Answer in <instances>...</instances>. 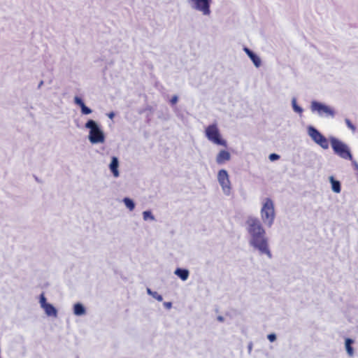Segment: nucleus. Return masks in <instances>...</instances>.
Wrapping results in <instances>:
<instances>
[{
    "label": "nucleus",
    "instance_id": "18",
    "mask_svg": "<svg viewBox=\"0 0 358 358\" xmlns=\"http://www.w3.org/2000/svg\"><path fill=\"white\" fill-rule=\"evenodd\" d=\"M352 343H353V341L350 338H347L345 340V348H346L348 354L350 356H352L353 353H354L353 348L351 346Z\"/></svg>",
    "mask_w": 358,
    "mask_h": 358
},
{
    "label": "nucleus",
    "instance_id": "15",
    "mask_svg": "<svg viewBox=\"0 0 358 358\" xmlns=\"http://www.w3.org/2000/svg\"><path fill=\"white\" fill-rule=\"evenodd\" d=\"M175 274L182 280H186L189 276V271L186 269L177 268L175 271Z\"/></svg>",
    "mask_w": 358,
    "mask_h": 358
},
{
    "label": "nucleus",
    "instance_id": "12",
    "mask_svg": "<svg viewBox=\"0 0 358 358\" xmlns=\"http://www.w3.org/2000/svg\"><path fill=\"white\" fill-rule=\"evenodd\" d=\"M244 50L248 55V57L251 59V60L253 62L254 64L257 67H259L261 64V60L259 57L248 48H245Z\"/></svg>",
    "mask_w": 358,
    "mask_h": 358
},
{
    "label": "nucleus",
    "instance_id": "7",
    "mask_svg": "<svg viewBox=\"0 0 358 358\" xmlns=\"http://www.w3.org/2000/svg\"><path fill=\"white\" fill-rule=\"evenodd\" d=\"M308 133L312 140L322 148L327 149L329 148L327 139L317 129L313 127H309Z\"/></svg>",
    "mask_w": 358,
    "mask_h": 358
},
{
    "label": "nucleus",
    "instance_id": "19",
    "mask_svg": "<svg viewBox=\"0 0 358 358\" xmlns=\"http://www.w3.org/2000/svg\"><path fill=\"white\" fill-rule=\"evenodd\" d=\"M123 201H124L125 206H127V208L129 209V210L131 211L134 209L135 204L131 199H130L129 198H124Z\"/></svg>",
    "mask_w": 358,
    "mask_h": 358
},
{
    "label": "nucleus",
    "instance_id": "17",
    "mask_svg": "<svg viewBox=\"0 0 358 358\" xmlns=\"http://www.w3.org/2000/svg\"><path fill=\"white\" fill-rule=\"evenodd\" d=\"M330 180L331 182L332 189L336 193H339L341 192V184L338 180H335L334 178L330 177Z\"/></svg>",
    "mask_w": 358,
    "mask_h": 358
},
{
    "label": "nucleus",
    "instance_id": "14",
    "mask_svg": "<svg viewBox=\"0 0 358 358\" xmlns=\"http://www.w3.org/2000/svg\"><path fill=\"white\" fill-rule=\"evenodd\" d=\"M118 165L119 163L117 158L113 157L110 164V169L115 178L119 176Z\"/></svg>",
    "mask_w": 358,
    "mask_h": 358
},
{
    "label": "nucleus",
    "instance_id": "25",
    "mask_svg": "<svg viewBox=\"0 0 358 358\" xmlns=\"http://www.w3.org/2000/svg\"><path fill=\"white\" fill-rule=\"evenodd\" d=\"M293 106H294V109L295 111H297V112H299V113H301L302 112V109L296 105V103H295V101H293Z\"/></svg>",
    "mask_w": 358,
    "mask_h": 358
},
{
    "label": "nucleus",
    "instance_id": "8",
    "mask_svg": "<svg viewBox=\"0 0 358 358\" xmlns=\"http://www.w3.org/2000/svg\"><path fill=\"white\" fill-rule=\"evenodd\" d=\"M311 109L313 111H317L320 115L325 114L327 116H334V111L333 109L317 101L312 102Z\"/></svg>",
    "mask_w": 358,
    "mask_h": 358
},
{
    "label": "nucleus",
    "instance_id": "20",
    "mask_svg": "<svg viewBox=\"0 0 358 358\" xmlns=\"http://www.w3.org/2000/svg\"><path fill=\"white\" fill-rule=\"evenodd\" d=\"M345 122L348 127L350 130H352V131L355 132L356 131L355 126L351 122V121L349 119H345Z\"/></svg>",
    "mask_w": 358,
    "mask_h": 358
},
{
    "label": "nucleus",
    "instance_id": "2",
    "mask_svg": "<svg viewBox=\"0 0 358 358\" xmlns=\"http://www.w3.org/2000/svg\"><path fill=\"white\" fill-rule=\"evenodd\" d=\"M261 217L263 222L271 227L275 217L274 205L273 201L267 198L263 203L261 210Z\"/></svg>",
    "mask_w": 358,
    "mask_h": 358
},
{
    "label": "nucleus",
    "instance_id": "16",
    "mask_svg": "<svg viewBox=\"0 0 358 358\" xmlns=\"http://www.w3.org/2000/svg\"><path fill=\"white\" fill-rule=\"evenodd\" d=\"M73 312L76 315H82L85 314V309L82 304L78 303L74 305Z\"/></svg>",
    "mask_w": 358,
    "mask_h": 358
},
{
    "label": "nucleus",
    "instance_id": "11",
    "mask_svg": "<svg viewBox=\"0 0 358 358\" xmlns=\"http://www.w3.org/2000/svg\"><path fill=\"white\" fill-rule=\"evenodd\" d=\"M231 159L230 153L224 150H221L216 157V162L218 164H223Z\"/></svg>",
    "mask_w": 358,
    "mask_h": 358
},
{
    "label": "nucleus",
    "instance_id": "27",
    "mask_svg": "<svg viewBox=\"0 0 358 358\" xmlns=\"http://www.w3.org/2000/svg\"><path fill=\"white\" fill-rule=\"evenodd\" d=\"M351 161L352 162V164H353L355 169L358 170V164L354 160H351Z\"/></svg>",
    "mask_w": 358,
    "mask_h": 358
},
{
    "label": "nucleus",
    "instance_id": "6",
    "mask_svg": "<svg viewBox=\"0 0 358 358\" xmlns=\"http://www.w3.org/2000/svg\"><path fill=\"white\" fill-rule=\"evenodd\" d=\"M217 180L220 185L222 192L226 195H230L231 193V184L227 171L221 169L217 173Z\"/></svg>",
    "mask_w": 358,
    "mask_h": 358
},
{
    "label": "nucleus",
    "instance_id": "1",
    "mask_svg": "<svg viewBox=\"0 0 358 358\" xmlns=\"http://www.w3.org/2000/svg\"><path fill=\"white\" fill-rule=\"evenodd\" d=\"M248 231L251 236L250 245L258 249L262 254H266L269 258L271 253L268 246L267 239L265 237V230L257 218L249 217L246 222Z\"/></svg>",
    "mask_w": 358,
    "mask_h": 358
},
{
    "label": "nucleus",
    "instance_id": "26",
    "mask_svg": "<svg viewBox=\"0 0 358 358\" xmlns=\"http://www.w3.org/2000/svg\"><path fill=\"white\" fill-rule=\"evenodd\" d=\"M170 102L172 105H174L176 104L177 102H178V96H173L171 100H170Z\"/></svg>",
    "mask_w": 358,
    "mask_h": 358
},
{
    "label": "nucleus",
    "instance_id": "23",
    "mask_svg": "<svg viewBox=\"0 0 358 358\" xmlns=\"http://www.w3.org/2000/svg\"><path fill=\"white\" fill-rule=\"evenodd\" d=\"M280 158V156L275 153H272L269 155V159L271 161H275Z\"/></svg>",
    "mask_w": 358,
    "mask_h": 358
},
{
    "label": "nucleus",
    "instance_id": "4",
    "mask_svg": "<svg viewBox=\"0 0 358 358\" xmlns=\"http://www.w3.org/2000/svg\"><path fill=\"white\" fill-rule=\"evenodd\" d=\"M331 144L334 152L339 157L345 159L352 160L350 151L345 143L335 138H331Z\"/></svg>",
    "mask_w": 358,
    "mask_h": 358
},
{
    "label": "nucleus",
    "instance_id": "5",
    "mask_svg": "<svg viewBox=\"0 0 358 358\" xmlns=\"http://www.w3.org/2000/svg\"><path fill=\"white\" fill-rule=\"evenodd\" d=\"M85 127L90 129L89 138L91 143H98L104 141V135L94 120H88Z\"/></svg>",
    "mask_w": 358,
    "mask_h": 358
},
{
    "label": "nucleus",
    "instance_id": "28",
    "mask_svg": "<svg viewBox=\"0 0 358 358\" xmlns=\"http://www.w3.org/2000/svg\"><path fill=\"white\" fill-rule=\"evenodd\" d=\"M113 115H114V114H113V113H110V114L109 115V117H110V118H112V117H113Z\"/></svg>",
    "mask_w": 358,
    "mask_h": 358
},
{
    "label": "nucleus",
    "instance_id": "21",
    "mask_svg": "<svg viewBox=\"0 0 358 358\" xmlns=\"http://www.w3.org/2000/svg\"><path fill=\"white\" fill-rule=\"evenodd\" d=\"M148 292L150 294H152V296L156 299H157L159 301H162V296L159 294H158L157 292H154L153 294L151 292L150 289H148Z\"/></svg>",
    "mask_w": 358,
    "mask_h": 358
},
{
    "label": "nucleus",
    "instance_id": "10",
    "mask_svg": "<svg viewBox=\"0 0 358 358\" xmlns=\"http://www.w3.org/2000/svg\"><path fill=\"white\" fill-rule=\"evenodd\" d=\"M41 306L44 309L45 313L49 316H56L57 310L50 303H47L46 299L43 293L40 295Z\"/></svg>",
    "mask_w": 358,
    "mask_h": 358
},
{
    "label": "nucleus",
    "instance_id": "24",
    "mask_svg": "<svg viewBox=\"0 0 358 358\" xmlns=\"http://www.w3.org/2000/svg\"><path fill=\"white\" fill-rule=\"evenodd\" d=\"M268 339L271 341V342H273L275 341L276 339V336L274 334H268Z\"/></svg>",
    "mask_w": 358,
    "mask_h": 358
},
{
    "label": "nucleus",
    "instance_id": "3",
    "mask_svg": "<svg viewBox=\"0 0 358 358\" xmlns=\"http://www.w3.org/2000/svg\"><path fill=\"white\" fill-rule=\"evenodd\" d=\"M205 134L207 138L212 143L226 147L227 142L222 138L217 124H213L206 128Z\"/></svg>",
    "mask_w": 358,
    "mask_h": 358
},
{
    "label": "nucleus",
    "instance_id": "9",
    "mask_svg": "<svg viewBox=\"0 0 358 358\" xmlns=\"http://www.w3.org/2000/svg\"><path fill=\"white\" fill-rule=\"evenodd\" d=\"M194 3V8L201 11L203 15H208L210 13V0H191Z\"/></svg>",
    "mask_w": 358,
    "mask_h": 358
},
{
    "label": "nucleus",
    "instance_id": "22",
    "mask_svg": "<svg viewBox=\"0 0 358 358\" xmlns=\"http://www.w3.org/2000/svg\"><path fill=\"white\" fill-rule=\"evenodd\" d=\"M143 218H144V220H146L148 218H150V219H152H152H154V217H153V216H152V213H151V212H150V211H144V212H143Z\"/></svg>",
    "mask_w": 358,
    "mask_h": 358
},
{
    "label": "nucleus",
    "instance_id": "13",
    "mask_svg": "<svg viewBox=\"0 0 358 358\" xmlns=\"http://www.w3.org/2000/svg\"><path fill=\"white\" fill-rule=\"evenodd\" d=\"M74 101L77 105H78L80 107L83 114L88 115L92 113V110L90 108H89L88 107H87L85 105L83 100L80 98H79L78 96L75 97Z\"/></svg>",
    "mask_w": 358,
    "mask_h": 358
}]
</instances>
